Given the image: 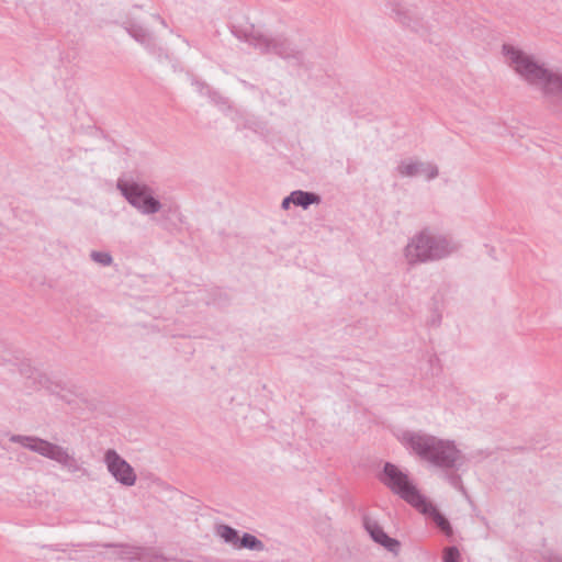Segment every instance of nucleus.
Segmentation results:
<instances>
[{
  "instance_id": "nucleus-15",
  "label": "nucleus",
  "mask_w": 562,
  "mask_h": 562,
  "mask_svg": "<svg viewBox=\"0 0 562 562\" xmlns=\"http://www.w3.org/2000/svg\"><path fill=\"white\" fill-rule=\"evenodd\" d=\"M293 204L296 206H301L306 210L312 204H319L322 201L321 195L310 191L295 190L292 191Z\"/></svg>"
},
{
  "instance_id": "nucleus-7",
  "label": "nucleus",
  "mask_w": 562,
  "mask_h": 562,
  "mask_svg": "<svg viewBox=\"0 0 562 562\" xmlns=\"http://www.w3.org/2000/svg\"><path fill=\"white\" fill-rule=\"evenodd\" d=\"M380 482L385 485L393 494L400 496L414 508L423 504L425 497L409 480L408 475L400 470L395 464L386 462L379 476Z\"/></svg>"
},
{
  "instance_id": "nucleus-21",
  "label": "nucleus",
  "mask_w": 562,
  "mask_h": 562,
  "mask_svg": "<svg viewBox=\"0 0 562 562\" xmlns=\"http://www.w3.org/2000/svg\"><path fill=\"white\" fill-rule=\"evenodd\" d=\"M209 95L213 103H215L217 105H222V106L227 105V99L224 98L220 92L210 91Z\"/></svg>"
},
{
  "instance_id": "nucleus-5",
  "label": "nucleus",
  "mask_w": 562,
  "mask_h": 562,
  "mask_svg": "<svg viewBox=\"0 0 562 562\" xmlns=\"http://www.w3.org/2000/svg\"><path fill=\"white\" fill-rule=\"evenodd\" d=\"M116 189L127 203L143 215H154L162 207L160 201L155 198L154 189L144 182L119 178Z\"/></svg>"
},
{
  "instance_id": "nucleus-1",
  "label": "nucleus",
  "mask_w": 562,
  "mask_h": 562,
  "mask_svg": "<svg viewBox=\"0 0 562 562\" xmlns=\"http://www.w3.org/2000/svg\"><path fill=\"white\" fill-rule=\"evenodd\" d=\"M403 446L419 459L442 470H458L462 465L463 454L452 440L436 436L405 431L402 436Z\"/></svg>"
},
{
  "instance_id": "nucleus-22",
  "label": "nucleus",
  "mask_w": 562,
  "mask_h": 562,
  "mask_svg": "<svg viewBox=\"0 0 562 562\" xmlns=\"http://www.w3.org/2000/svg\"><path fill=\"white\" fill-rule=\"evenodd\" d=\"M291 203L293 204L292 192H291L288 196H285V198L283 199V201H282V203H281V207H282L283 210H289V207H290V204H291Z\"/></svg>"
},
{
  "instance_id": "nucleus-12",
  "label": "nucleus",
  "mask_w": 562,
  "mask_h": 562,
  "mask_svg": "<svg viewBox=\"0 0 562 562\" xmlns=\"http://www.w3.org/2000/svg\"><path fill=\"white\" fill-rule=\"evenodd\" d=\"M419 513L429 516L437 527L447 536L451 537L453 533L449 520L431 504L426 497L423 498V504L415 507Z\"/></svg>"
},
{
  "instance_id": "nucleus-3",
  "label": "nucleus",
  "mask_w": 562,
  "mask_h": 562,
  "mask_svg": "<svg viewBox=\"0 0 562 562\" xmlns=\"http://www.w3.org/2000/svg\"><path fill=\"white\" fill-rule=\"evenodd\" d=\"M234 34L260 54L276 55L289 65L307 68L304 50L283 34L269 35L254 26L249 30L234 31Z\"/></svg>"
},
{
  "instance_id": "nucleus-16",
  "label": "nucleus",
  "mask_w": 562,
  "mask_h": 562,
  "mask_svg": "<svg viewBox=\"0 0 562 562\" xmlns=\"http://www.w3.org/2000/svg\"><path fill=\"white\" fill-rule=\"evenodd\" d=\"M216 533L224 540V542L237 549L240 539L238 530L228 525H218Z\"/></svg>"
},
{
  "instance_id": "nucleus-6",
  "label": "nucleus",
  "mask_w": 562,
  "mask_h": 562,
  "mask_svg": "<svg viewBox=\"0 0 562 562\" xmlns=\"http://www.w3.org/2000/svg\"><path fill=\"white\" fill-rule=\"evenodd\" d=\"M503 52L508 57L510 66L529 85L540 87L542 92L544 91L547 81L554 71L544 68L543 65L535 61L531 56L514 46L505 44Z\"/></svg>"
},
{
  "instance_id": "nucleus-13",
  "label": "nucleus",
  "mask_w": 562,
  "mask_h": 562,
  "mask_svg": "<svg viewBox=\"0 0 562 562\" xmlns=\"http://www.w3.org/2000/svg\"><path fill=\"white\" fill-rule=\"evenodd\" d=\"M543 97L553 105L562 108V72L554 71L547 81Z\"/></svg>"
},
{
  "instance_id": "nucleus-24",
  "label": "nucleus",
  "mask_w": 562,
  "mask_h": 562,
  "mask_svg": "<svg viewBox=\"0 0 562 562\" xmlns=\"http://www.w3.org/2000/svg\"><path fill=\"white\" fill-rule=\"evenodd\" d=\"M551 562H562V558H554L551 560Z\"/></svg>"
},
{
  "instance_id": "nucleus-20",
  "label": "nucleus",
  "mask_w": 562,
  "mask_h": 562,
  "mask_svg": "<svg viewBox=\"0 0 562 562\" xmlns=\"http://www.w3.org/2000/svg\"><path fill=\"white\" fill-rule=\"evenodd\" d=\"M446 479H447V481L449 482V484L451 486H453L457 490H460V491L464 492V488H463V485H462V480H461V476L459 474H457V473H447L446 474Z\"/></svg>"
},
{
  "instance_id": "nucleus-4",
  "label": "nucleus",
  "mask_w": 562,
  "mask_h": 562,
  "mask_svg": "<svg viewBox=\"0 0 562 562\" xmlns=\"http://www.w3.org/2000/svg\"><path fill=\"white\" fill-rule=\"evenodd\" d=\"M9 440L46 459L57 462L63 469L70 473H77L82 470L74 453H70L69 450L63 446L36 436L11 435Z\"/></svg>"
},
{
  "instance_id": "nucleus-2",
  "label": "nucleus",
  "mask_w": 562,
  "mask_h": 562,
  "mask_svg": "<svg viewBox=\"0 0 562 562\" xmlns=\"http://www.w3.org/2000/svg\"><path fill=\"white\" fill-rule=\"evenodd\" d=\"M459 245L450 237L436 234L429 228L416 233L403 249L408 266L441 260L458 251Z\"/></svg>"
},
{
  "instance_id": "nucleus-23",
  "label": "nucleus",
  "mask_w": 562,
  "mask_h": 562,
  "mask_svg": "<svg viewBox=\"0 0 562 562\" xmlns=\"http://www.w3.org/2000/svg\"><path fill=\"white\" fill-rule=\"evenodd\" d=\"M154 19H156L164 27H167V22L164 18H161L160 15H154Z\"/></svg>"
},
{
  "instance_id": "nucleus-14",
  "label": "nucleus",
  "mask_w": 562,
  "mask_h": 562,
  "mask_svg": "<svg viewBox=\"0 0 562 562\" xmlns=\"http://www.w3.org/2000/svg\"><path fill=\"white\" fill-rule=\"evenodd\" d=\"M128 549L127 553L133 555L132 559H136L140 562H167L166 557L151 549L144 547H132Z\"/></svg>"
},
{
  "instance_id": "nucleus-8",
  "label": "nucleus",
  "mask_w": 562,
  "mask_h": 562,
  "mask_svg": "<svg viewBox=\"0 0 562 562\" xmlns=\"http://www.w3.org/2000/svg\"><path fill=\"white\" fill-rule=\"evenodd\" d=\"M104 463L110 474L122 485L133 486L136 482V473L132 465L123 459L114 449L104 453Z\"/></svg>"
},
{
  "instance_id": "nucleus-17",
  "label": "nucleus",
  "mask_w": 562,
  "mask_h": 562,
  "mask_svg": "<svg viewBox=\"0 0 562 562\" xmlns=\"http://www.w3.org/2000/svg\"><path fill=\"white\" fill-rule=\"evenodd\" d=\"M237 549H248L252 551H263L265 543L259 540L256 536L244 532L239 539Z\"/></svg>"
},
{
  "instance_id": "nucleus-10",
  "label": "nucleus",
  "mask_w": 562,
  "mask_h": 562,
  "mask_svg": "<svg viewBox=\"0 0 562 562\" xmlns=\"http://www.w3.org/2000/svg\"><path fill=\"white\" fill-rule=\"evenodd\" d=\"M363 527L374 542L384 547L389 552L395 555L398 554L401 549V542L397 539L390 537L376 520L368 516H364Z\"/></svg>"
},
{
  "instance_id": "nucleus-11",
  "label": "nucleus",
  "mask_w": 562,
  "mask_h": 562,
  "mask_svg": "<svg viewBox=\"0 0 562 562\" xmlns=\"http://www.w3.org/2000/svg\"><path fill=\"white\" fill-rule=\"evenodd\" d=\"M396 171L402 177H416L425 175L426 179L432 180L438 177V167L432 162L417 161L413 159L402 160L396 167Z\"/></svg>"
},
{
  "instance_id": "nucleus-9",
  "label": "nucleus",
  "mask_w": 562,
  "mask_h": 562,
  "mask_svg": "<svg viewBox=\"0 0 562 562\" xmlns=\"http://www.w3.org/2000/svg\"><path fill=\"white\" fill-rule=\"evenodd\" d=\"M124 29L130 36L143 45L150 54L157 57H161L162 55L168 57L164 48L156 44L153 33L142 24L134 21H126L124 22Z\"/></svg>"
},
{
  "instance_id": "nucleus-18",
  "label": "nucleus",
  "mask_w": 562,
  "mask_h": 562,
  "mask_svg": "<svg viewBox=\"0 0 562 562\" xmlns=\"http://www.w3.org/2000/svg\"><path fill=\"white\" fill-rule=\"evenodd\" d=\"M90 257H91V259L94 262H98V263H100L103 267L110 266L112 263V261H113V258H112L111 254L108 252V251H95V250H93L90 254Z\"/></svg>"
},
{
  "instance_id": "nucleus-19",
  "label": "nucleus",
  "mask_w": 562,
  "mask_h": 562,
  "mask_svg": "<svg viewBox=\"0 0 562 562\" xmlns=\"http://www.w3.org/2000/svg\"><path fill=\"white\" fill-rule=\"evenodd\" d=\"M443 562H460V552L457 547L445 548Z\"/></svg>"
}]
</instances>
